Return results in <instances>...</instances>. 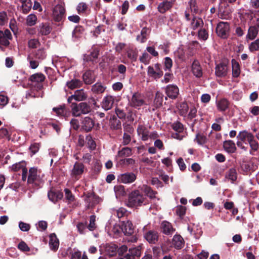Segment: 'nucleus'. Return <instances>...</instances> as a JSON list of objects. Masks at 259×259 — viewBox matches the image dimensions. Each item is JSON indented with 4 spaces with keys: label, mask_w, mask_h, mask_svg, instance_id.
Wrapping results in <instances>:
<instances>
[{
    "label": "nucleus",
    "mask_w": 259,
    "mask_h": 259,
    "mask_svg": "<svg viewBox=\"0 0 259 259\" xmlns=\"http://www.w3.org/2000/svg\"><path fill=\"white\" fill-rule=\"evenodd\" d=\"M45 76L42 73H36L30 77V80L33 82H41L44 81Z\"/></svg>",
    "instance_id": "obj_42"
},
{
    "label": "nucleus",
    "mask_w": 259,
    "mask_h": 259,
    "mask_svg": "<svg viewBox=\"0 0 259 259\" xmlns=\"http://www.w3.org/2000/svg\"><path fill=\"white\" fill-rule=\"evenodd\" d=\"M172 245L177 249H181L184 245V240L180 235H175L172 238Z\"/></svg>",
    "instance_id": "obj_20"
},
{
    "label": "nucleus",
    "mask_w": 259,
    "mask_h": 259,
    "mask_svg": "<svg viewBox=\"0 0 259 259\" xmlns=\"http://www.w3.org/2000/svg\"><path fill=\"white\" fill-rule=\"evenodd\" d=\"M166 94L167 96L171 99H176L179 93V88L177 85L170 84L166 88Z\"/></svg>",
    "instance_id": "obj_14"
},
{
    "label": "nucleus",
    "mask_w": 259,
    "mask_h": 259,
    "mask_svg": "<svg viewBox=\"0 0 259 259\" xmlns=\"http://www.w3.org/2000/svg\"><path fill=\"white\" fill-rule=\"evenodd\" d=\"M191 70L193 75L196 77L200 78L202 76V69L198 60H195L193 61L191 66Z\"/></svg>",
    "instance_id": "obj_16"
},
{
    "label": "nucleus",
    "mask_w": 259,
    "mask_h": 259,
    "mask_svg": "<svg viewBox=\"0 0 259 259\" xmlns=\"http://www.w3.org/2000/svg\"><path fill=\"white\" fill-rule=\"evenodd\" d=\"M38 30L41 35H47L51 32V28L46 23H41L39 25Z\"/></svg>",
    "instance_id": "obj_28"
},
{
    "label": "nucleus",
    "mask_w": 259,
    "mask_h": 259,
    "mask_svg": "<svg viewBox=\"0 0 259 259\" xmlns=\"http://www.w3.org/2000/svg\"><path fill=\"white\" fill-rule=\"evenodd\" d=\"M85 170L83 163L76 162L71 170V176L76 180H78Z\"/></svg>",
    "instance_id": "obj_6"
},
{
    "label": "nucleus",
    "mask_w": 259,
    "mask_h": 259,
    "mask_svg": "<svg viewBox=\"0 0 259 259\" xmlns=\"http://www.w3.org/2000/svg\"><path fill=\"white\" fill-rule=\"evenodd\" d=\"M172 128L177 132L181 133L183 131V125L180 122L177 121L173 123L172 125Z\"/></svg>",
    "instance_id": "obj_58"
},
{
    "label": "nucleus",
    "mask_w": 259,
    "mask_h": 259,
    "mask_svg": "<svg viewBox=\"0 0 259 259\" xmlns=\"http://www.w3.org/2000/svg\"><path fill=\"white\" fill-rule=\"evenodd\" d=\"M149 33V30L148 28L144 27L141 30V34L137 36V40L140 41L141 42H144L146 40L147 36Z\"/></svg>",
    "instance_id": "obj_41"
},
{
    "label": "nucleus",
    "mask_w": 259,
    "mask_h": 259,
    "mask_svg": "<svg viewBox=\"0 0 259 259\" xmlns=\"http://www.w3.org/2000/svg\"><path fill=\"white\" fill-rule=\"evenodd\" d=\"M64 192H65V198L66 200H67L69 202H71L73 201L74 200V197L72 195L71 191L68 189H65L64 190Z\"/></svg>",
    "instance_id": "obj_56"
},
{
    "label": "nucleus",
    "mask_w": 259,
    "mask_h": 259,
    "mask_svg": "<svg viewBox=\"0 0 259 259\" xmlns=\"http://www.w3.org/2000/svg\"><path fill=\"white\" fill-rule=\"evenodd\" d=\"M195 140L198 144L203 145L206 142L207 138L206 136L202 134H197Z\"/></svg>",
    "instance_id": "obj_54"
},
{
    "label": "nucleus",
    "mask_w": 259,
    "mask_h": 259,
    "mask_svg": "<svg viewBox=\"0 0 259 259\" xmlns=\"http://www.w3.org/2000/svg\"><path fill=\"white\" fill-rule=\"evenodd\" d=\"M124 133L123 135V143L124 145H127L130 143V126L127 123H124Z\"/></svg>",
    "instance_id": "obj_39"
},
{
    "label": "nucleus",
    "mask_w": 259,
    "mask_h": 259,
    "mask_svg": "<svg viewBox=\"0 0 259 259\" xmlns=\"http://www.w3.org/2000/svg\"><path fill=\"white\" fill-rule=\"evenodd\" d=\"M66 85L69 89L73 90L80 87L82 85V82L79 79H73L67 82Z\"/></svg>",
    "instance_id": "obj_35"
},
{
    "label": "nucleus",
    "mask_w": 259,
    "mask_h": 259,
    "mask_svg": "<svg viewBox=\"0 0 259 259\" xmlns=\"http://www.w3.org/2000/svg\"><path fill=\"white\" fill-rule=\"evenodd\" d=\"M223 147L225 150L228 153H234L236 148L234 142L231 140L226 141L224 142Z\"/></svg>",
    "instance_id": "obj_26"
},
{
    "label": "nucleus",
    "mask_w": 259,
    "mask_h": 259,
    "mask_svg": "<svg viewBox=\"0 0 259 259\" xmlns=\"http://www.w3.org/2000/svg\"><path fill=\"white\" fill-rule=\"evenodd\" d=\"M22 3V11L24 14L28 13L31 9L32 2L31 0H20Z\"/></svg>",
    "instance_id": "obj_31"
},
{
    "label": "nucleus",
    "mask_w": 259,
    "mask_h": 259,
    "mask_svg": "<svg viewBox=\"0 0 259 259\" xmlns=\"http://www.w3.org/2000/svg\"><path fill=\"white\" fill-rule=\"evenodd\" d=\"M160 229L161 232L167 236L172 235L176 231L172 224L167 221H163L161 223Z\"/></svg>",
    "instance_id": "obj_8"
},
{
    "label": "nucleus",
    "mask_w": 259,
    "mask_h": 259,
    "mask_svg": "<svg viewBox=\"0 0 259 259\" xmlns=\"http://www.w3.org/2000/svg\"><path fill=\"white\" fill-rule=\"evenodd\" d=\"M132 226L133 225L131 223V242H136L139 237L138 234V229L132 228Z\"/></svg>",
    "instance_id": "obj_44"
},
{
    "label": "nucleus",
    "mask_w": 259,
    "mask_h": 259,
    "mask_svg": "<svg viewBox=\"0 0 259 259\" xmlns=\"http://www.w3.org/2000/svg\"><path fill=\"white\" fill-rule=\"evenodd\" d=\"M88 97V95L86 93L84 92L83 90H76L73 95L69 97L68 98V102L71 103L73 100L76 101H81L86 100Z\"/></svg>",
    "instance_id": "obj_11"
},
{
    "label": "nucleus",
    "mask_w": 259,
    "mask_h": 259,
    "mask_svg": "<svg viewBox=\"0 0 259 259\" xmlns=\"http://www.w3.org/2000/svg\"><path fill=\"white\" fill-rule=\"evenodd\" d=\"M143 195L139 190H136L131 193V207L141 206L144 201Z\"/></svg>",
    "instance_id": "obj_3"
},
{
    "label": "nucleus",
    "mask_w": 259,
    "mask_h": 259,
    "mask_svg": "<svg viewBox=\"0 0 259 259\" xmlns=\"http://www.w3.org/2000/svg\"><path fill=\"white\" fill-rule=\"evenodd\" d=\"M230 25L228 22H220L216 28V32L218 36L223 38H227L229 33Z\"/></svg>",
    "instance_id": "obj_4"
},
{
    "label": "nucleus",
    "mask_w": 259,
    "mask_h": 259,
    "mask_svg": "<svg viewBox=\"0 0 259 259\" xmlns=\"http://www.w3.org/2000/svg\"><path fill=\"white\" fill-rule=\"evenodd\" d=\"M145 238L150 243L155 244L158 240V234L156 231H149L145 234Z\"/></svg>",
    "instance_id": "obj_18"
},
{
    "label": "nucleus",
    "mask_w": 259,
    "mask_h": 259,
    "mask_svg": "<svg viewBox=\"0 0 259 259\" xmlns=\"http://www.w3.org/2000/svg\"><path fill=\"white\" fill-rule=\"evenodd\" d=\"M18 248L23 251H29L30 250L29 247L24 241H21L18 244Z\"/></svg>",
    "instance_id": "obj_64"
},
{
    "label": "nucleus",
    "mask_w": 259,
    "mask_h": 259,
    "mask_svg": "<svg viewBox=\"0 0 259 259\" xmlns=\"http://www.w3.org/2000/svg\"><path fill=\"white\" fill-rule=\"evenodd\" d=\"M163 95L159 92H157L156 94L154 100V103L156 108L162 106L163 102Z\"/></svg>",
    "instance_id": "obj_40"
},
{
    "label": "nucleus",
    "mask_w": 259,
    "mask_h": 259,
    "mask_svg": "<svg viewBox=\"0 0 259 259\" xmlns=\"http://www.w3.org/2000/svg\"><path fill=\"white\" fill-rule=\"evenodd\" d=\"M85 202L88 203V207L89 208L99 203V198L94 195L91 194L87 197Z\"/></svg>",
    "instance_id": "obj_30"
},
{
    "label": "nucleus",
    "mask_w": 259,
    "mask_h": 259,
    "mask_svg": "<svg viewBox=\"0 0 259 259\" xmlns=\"http://www.w3.org/2000/svg\"><path fill=\"white\" fill-rule=\"evenodd\" d=\"M229 102L226 99H222L217 103L218 109L221 111H226L229 107Z\"/></svg>",
    "instance_id": "obj_34"
},
{
    "label": "nucleus",
    "mask_w": 259,
    "mask_h": 259,
    "mask_svg": "<svg viewBox=\"0 0 259 259\" xmlns=\"http://www.w3.org/2000/svg\"><path fill=\"white\" fill-rule=\"evenodd\" d=\"M40 45V42L37 38L30 39L28 42V47L31 49L37 48Z\"/></svg>",
    "instance_id": "obj_49"
},
{
    "label": "nucleus",
    "mask_w": 259,
    "mask_h": 259,
    "mask_svg": "<svg viewBox=\"0 0 259 259\" xmlns=\"http://www.w3.org/2000/svg\"><path fill=\"white\" fill-rule=\"evenodd\" d=\"M198 35L199 39L203 40H206L208 37V34L207 30L205 29H200L198 32Z\"/></svg>",
    "instance_id": "obj_51"
},
{
    "label": "nucleus",
    "mask_w": 259,
    "mask_h": 259,
    "mask_svg": "<svg viewBox=\"0 0 259 259\" xmlns=\"http://www.w3.org/2000/svg\"><path fill=\"white\" fill-rule=\"evenodd\" d=\"M83 79L85 83L90 84L95 80V75L93 72L88 71L85 72L83 75Z\"/></svg>",
    "instance_id": "obj_27"
},
{
    "label": "nucleus",
    "mask_w": 259,
    "mask_h": 259,
    "mask_svg": "<svg viewBox=\"0 0 259 259\" xmlns=\"http://www.w3.org/2000/svg\"><path fill=\"white\" fill-rule=\"evenodd\" d=\"M87 141V144L88 147L91 150H94L96 147V144L95 142L93 140L92 137L90 136H88L86 138Z\"/></svg>",
    "instance_id": "obj_52"
},
{
    "label": "nucleus",
    "mask_w": 259,
    "mask_h": 259,
    "mask_svg": "<svg viewBox=\"0 0 259 259\" xmlns=\"http://www.w3.org/2000/svg\"><path fill=\"white\" fill-rule=\"evenodd\" d=\"M43 175L41 171L36 167H31L27 174V182L29 184L39 186L42 183Z\"/></svg>",
    "instance_id": "obj_1"
},
{
    "label": "nucleus",
    "mask_w": 259,
    "mask_h": 259,
    "mask_svg": "<svg viewBox=\"0 0 259 259\" xmlns=\"http://www.w3.org/2000/svg\"><path fill=\"white\" fill-rule=\"evenodd\" d=\"M249 49L251 52H254L259 50V39H256L252 42L249 46Z\"/></svg>",
    "instance_id": "obj_53"
},
{
    "label": "nucleus",
    "mask_w": 259,
    "mask_h": 259,
    "mask_svg": "<svg viewBox=\"0 0 259 259\" xmlns=\"http://www.w3.org/2000/svg\"><path fill=\"white\" fill-rule=\"evenodd\" d=\"M11 169L14 171H17L22 169V179L24 181L26 180L28 171L26 167V163L24 161H22L12 165L11 167Z\"/></svg>",
    "instance_id": "obj_7"
},
{
    "label": "nucleus",
    "mask_w": 259,
    "mask_h": 259,
    "mask_svg": "<svg viewBox=\"0 0 259 259\" xmlns=\"http://www.w3.org/2000/svg\"><path fill=\"white\" fill-rule=\"evenodd\" d=\"M252 134L248 133L245 131H243L240 132L237 137L241 141L244 142L245 141H248V140L250 138V137H252Z\"/></svg>",
    "instance_id": "obj_43"
},
{
    "label": "nucleus",
    "mask_w": 259,
    "mask_h": 259,
    "mask_svg": "<svg viewBox=\"0 0 259 259\" xmlns=\"http://www.w3.org/2000/svg\"><path fill=\"white\" fill-rule=\"evenodd\" d=\"M130 148L128 147L123 148L118 152V156L120 158L118 164L120 165H128L130 164Z\"/></svg>",
    "instance_id": "obj_5"
},
{
    "label": "nucleus",
    "mask_w": 259,
    "mask_h": 259,
    "mask_svg": "<svg viewBox=\"0 0 259 259\" xmlns=\"http://www.w3.org/2000/svg\"><path fill=\"white\" fill-rule=\"evenodd\" d=\"M63 193L59 191L50 190L48 194L49 199L54 203L63 197Z\"/></svg>",
    "instance_id": "obj_19"
},
{
    "label": "nucleus",
    "mask_w": 259,
    "mask_h": 259,
    "mask_svg": "<svg viewBox=\"0 0 259 259\" xmlns=\"http://www.w3.org/2000/svg\"><path fill=\"white\" fill-rule=\"evenodd\" d=\"M232 75L234 77H238L240 73V70L239 67V64L237 62V61L233 59L232 60Z\"/></svg>",
    "instance_id": "obj_37"
},
{
    "label": "nucleus",
    "mask_w": 259,
    "mask_h": 259,
    "mask_svg": "<svg viewBox=\"0 0 259 259\" xmlns=\"http://www.w3.org/2000/svg\"><path fill=\"white\" fill-rule=\"evenodd\" d=\"M95 221L96 216L95 215H91L90 218V224L88 226V228L89 230L93 231L96 229V226L95 224Z\"/></svg>",
    "instance_id": "obj_55"
},
{
    "label": "nucleus",
    "mask_w": 259,
    "mask_h": 259,
    "mask_svg": "<svg viewBox=\"0 0 259 259\" xmlns=\"http://www.w3.org/2000/svg\"><path fill=\"white\" fill-rule=\"evenodd\" d=\"M88 5L86 3L81 2L76 7V10L78 14L84 13L88 9Z\"/></svg>",
    "instance_id": "obj_50"
},
{
    "label": "nucleus",
    "mask_w": 259,
    "mask_h": 259,
    "mask_svg": "<svg viewBox=\"0 0 259 259\" xmlns=\"http://www.w3.org/2000/svg\"><path fill=\"white\" fill-rule=\"evenodd\" d=\"M8 16L5 12H0V25H4L8 22Z\"/></svg>",
    "instance_id": "obj_59"
},
{
    "label": "nucleus",
    "mask_w": 259,
    "mask_h": 259,
    "mask_svg": "<svg viewBox=\"0 0 259 259\" xmlns=\"http://www.w3.org/2000/svg\"><path fill=\"white\" fill-rule=\"evenodd\" d=\"M155 69L151 66H149L148 68V74L155 79H158L163 75V72L159 68L160 64H156Z\"/></svg>",
    "instance_id": "obj_12"
},
{
    "label": "nucleus",
    "mask_w": 259,
    "mask_h": 259,
    "mask_svg": "<svg viewBox=\"0 0 259 259\" xmlns=\"http://www.w3.org/2000/svg\"><path fill=\"white\" fill-rule=\"evenodd\" d=\"M71 113L73 116L77 117L85 114L91 111L90 107L87 103L81 102L79 104L72 103L71 105Z\"/></svg>",
    "instance_id": "obj_2"
},
{
    "label": "nucleus",
    "mask_w": 259,
    "mask_h": 259,
    "mask_svg": "<svg viewBox=\"0 0 259 259\" xmlns=\"http://www.w3.org/2000/svg\"><path fill=\"white\" fill-rule=\"evenodd\" d=\"M226 178L230 180L232 182H235L237 178V173L235 168H231L226 172Z\"/></svg>",
    "instance_id": "obj_33"
},
{
    "label": "nucleus",
    "mask_w": 259,
    "mask_h": 259,
    "mask_svg": "<svg viewBox=\"0 0 259 259\" xmlns=\"http://www.w3.org/2000/svg\"><path fill=\"white\" fill-rule=\"evenodd\" d=\"M215 74L219 77H225L227 75L228 66L225 62H221L215 66Z\"/></svg>",
    "instance_id": "obj_10"
},
{
    "label": "nucleus",
    "mask_w": 259,
    "mask_h": 259,
    "mask_svg": "<svg viewBox=\"0 0 259 259\" xmlns=\"http://www.w3.org/2000/svg\"><path fill=\"white\" fill-rule=\"evenodd\" d=\"M53 111L59 116H65L67 114V110L64 106H60L58 108H54Z\"/></svg>",
    "instance_id": "obj_48"
},
{
    "label": "nucleus",
    "mask_w": 259,
    "mask_h": 259,
    "mask_svg": "<svg viewBox=\"0 0 259 259\" xmlns=\"http://www.w3.org/2000/svg\"><path fill=\"white\" fill-rule=\"evenodd\" d=\"M94 126V121L89 117H85L82 121V128L85 132L90 131Z\"/></svg>",
    "instance_id": "obj_17"
},
{
    "label": "nucleus",
    "mask_w": 259,
    "mask_h": 259,
    "mask_svg": "<svg viewBox=\"0 0 259 259\" xmlns=\"http://www.w3.org/2000/svg\"><path fill=\"white\" fill-rule=\"evenodd\" d=\"M151 57L147 53H144L141 57H140L141 62L145 64L149 63Z\"/></svg>",
    "instance_id": "obj_61"
},
{
    "label": "nucleus",
    "mask_w": 259,
    "mask_h": 259,
    "mask_svg": "<svg viewBox=\"0 0 259 259\" xmlns=\"http://www.w3.org/2000/svg\"><path fill=\"white\" fill-rule=\"evenodd\" d=\"M40 146V144L36 143L32 144L30 145V146L29 147V149H30V151L31 152V153H32V154H35L36 153H37L39 151Z\"/></svg>",
    "instance_id": "obj_62"
},
{
    "label": "nucleus",
    "mask_w": 259,
    "mask_h": 259,
    "mask_svg": "<svg viewBox=\"0 0 259 259\" xmlns=\"http://www.w3.org/2000/svg\"><path fill=\"white\" fill-rule=\"evenodd\" d=\"M118 181L125 184L130 183V174L126 173L121 175L118 178Z\"/></svg>",
    "instance_id": "obj_60"
},
{
    "label": "nucleus",
    "mask_w": 259,
    "mask_h": 259,
    "mask_svg": "<svg viewBox=\"0 0 259 259\" xmlns=\"http://www.w3.org/2000/svg\"><path fill=\"white\" fill-rule=\"evenodd\" d=\"M188 109H189V107L186 103H185V102L182 103L180 104V107H179L180 114L181 115H185L187 113V112L188 110Z\"/></svg>",
    "instance_id": "obj_57"
},
{
    "label": "nucleus",
    "mask_w": 259,
    "mask_h": 259,
    "mask_svg": "<svg viewBox=\"0 0 259 259\" xmlns=\"http://www.w3.org/2000/svg\"><path fill=\"white\" fill-rule=\"evenodd\" d=\"M249 144L250 147L251 149L254 151H257L258 148V144L257 141L254 140V137L252 135V137L247 141Z\"/></svg>",
    "instance_id": "obj_47"
},
{
    "label": "nucleus",
    "mask_w": 259,
    "mask_h": 259,
    "mask_svg": "<svg viewBox=\"0 0 259 259\" xmlns=\"http://www.w3.org/2000/svg\"><path fill=\"white\" fill-rule=\"evenodd\" d=\"M144 191L145 194L149 198L153 199L155 197V195L157 192L153 191V190L149 186L144 185Z\"/></svg>",
    "instance_id": "obj_45"
},
{
    "label": "nucleus",
    "mask_w": 259,
    "mask_h": 259,
    "mask_svg": "<svg viewBox=\"0 0 259 259\" xmlns=\"http://www.w3.org/2000/svg\"><path fill=\"white\" fill-rule=\"evenodd\" d=\"M115 97L112 96H107L104 98L102 102V107L105 110H108L113 106Z\"/></svg>",
    "instance_id": "obj_15"
},
{
    "label": "nucleus",
    "mask_w": 259,
    "mask_h": 259,
    "mask_svg": "<svg viewBox=\"0 0 259 259\" xmlns=\"http://www.w3.org/2000/svg\"><path fill=\"white\" fill-rule=\"evenodd\" d=\"M137 133L143 141H146L149 139V131L144 126L139 125L137 128Z\"/></svg>",
    "instance_id": "obj_24"
},
{
    "label": "nucleus",
    "mask_w": 259,
    "mask_h": 259,
    "mask_svg": "<svg viewBox=\"0 0 259 259\" xmlns=\"http://www.w3.org/2000/svg\"><path fill=\"white\" fill-rule=\"evenodd\" d=\"M37 21V17L34 14H30L26 18V24L29 26H34Z\"/></svg>",
    "instance_id": "obj_36"
},
{
    "label": "nucleus",
    "mask_w": 259,
    "mask_h": 259,
    "mask_svg": "<svg viewBox=\"0 0 259 259\" xmlns=\"http://www.w3.org/2000/svg\"><path fill=\"white\" fill-rule=\"evenodd\" d=\"M109 123L111 128L113 129H118L120 126V121L114 116L110 118Z\"/></svg>",
    "instance_id": "obj_46"
},
{
    "label": "nucleus",
    "mask_w": 259,
    "mask_h": 259,
    "mask_svg": "<svg viewBox=\"0 0 259 259\" xmlns=\"http://www.w3.org/2000/svg\"><path fill=\"white\" fill-rule=\"evenodd\" d=\"M65 9L61 5H57L55 6L53 11V16L55 21L60 22L64 17Z\"/></svg>",
    "instance_id": "obj_9"
},
{
    "label": "nucleus",
    "mask_w": 259,
    "mask_h": 259,
    "mask_svg": "<svg viewBox=\"0 0 259 259\" xmlns=\"http://www.w3.org/2000/svg\"><path fill=\"white\" fill-rule=\"evenodd\" d=\"M49 245L51 249L56 250L58 249L59 245V240L54 234H52L49 236Z\"/></svg>",
    "instance_id": "obj_25"
},
{
    "label": "nucleus",
    "mask_w": 259,
    "mask_h": 259,
    "mask_svg": "<svg viewBox=\"0 0 259 259\" xmlns=\"http://www.w3.org/2000/svg\"><path fill=\"white\" fill-rule=\"evenodd\" d=\"M143 103V97L140 94L136 93L133 96L131 106L135 107L140 106H142Z\"/></svg>",
    "instance_id": "obj_23"
},
{
    "label": "nucleus",
    "mask_w": 259,
    "mask_h": 259,
    "mask_svg": "<svg viewBox=\"0 0 259 259\" xmlns=\"http://www.w3.org/2000/svg\"><path fill=\"white\" fill-rule=\"evenodd\" d=\"M19 228L22 231L27 232L30 230V226L29 224L20 222L19 223Z\"/></svg>",
    "instance_id": "obj_63"
},
{
    "label": "nucleus",
    "mask_w": 259,
    "mask_h": 259,
    "mask_svg": "<svg viewBox=\"0 0 259 259\" xmlns=\"http://www.w3.org/2000/svg\"><path fill=\"white\" fill-rule=\"evenodd\" d=\"M173 5L174 4L172 2H168L167 0L164 1L158 5V10L160 13L163 14L169 10L172 7Z\"/></svg>",
    "instance_id": "obj_21"
},
{
    "label": "nucleus",
    "mask_w": 259,
    "mask_h": 259,
    "mask_svg": "<svg viewBox=\"0 0 259 259\" xmlns=\"http://www.w3.org/2000/svg\"><path fill=\"white\" fill-rule=\"evenodd\" d=\"M259 29H258L255 26H252L249 27L248 30V33L247 34V38L250 40L254 39L258 34Z\"/></svg>",
    "instance_id": "obj_32"
},
{
    "label": "nucleus",
    "mask_w": 259,
    "mask_h": 259,
    "mask_svg": "<svg viewBox=\"0 0 259 259\" xmlns=\"http://www.w3.org/2000/svg\"><path fill=\"white\" fill-rule=\"evenodd\" d=\"M142 243L137 246H131V259H138L141 256Z\"/></svg>",
    "instance_id": "obj_22"
},
{
    "label": "nucleus",
    "mask_w": 259,
    "mask_h": 259,
    "mask_svg": "<svg viewBox=\"0 0 259 259\" xmlns=\"http://www.w3.org/2000/svg\"><path fill=\"white\" fill-rule=\"evenodd\" d=\"M106 89V87L101 83L97 82L92 87V91L96 94L103 93Z\"/></svg>",
    "instance_id": "obj_38"
},
{
    "label": "nucleus",
    "mask_w": 259,
    "mask_h": 259,
    "mask_svg": "<svg viewBox=\"0 0 259 259\" xmlns=\"http://www.w3.org/2000/svg\"><path fill=\"white\" fill-rule=\"evenodd\" d=\"M203 24V21L201 18L194 17L191 23V28L193 30H196L198 28L202 27Z\"/></svg>",
    "instance_id": "obj_29"
},
{
    "label": "nucleus",
    "mask_w": 259,
    "mask_h": 259,
    "mask_svg": "<svg viewBox=\"0 0 259 259\" xmlns=\"http://www.w3.org/2000/svg\"><path fill=\"white\" fill-rule=\"evenodd\" d=\"M12 38L11 32L8 29L4 31L0 30V44L8 46L10 44L9 40Z\"/></svg>",
    "instance_id": "obj_13"
}]
</instances>
